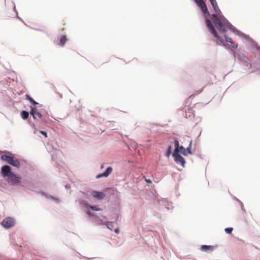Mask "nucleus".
Here are the masks:
<instances>
[{
  "label": "nucleus",
  "mask_w": 260,
  "mask_h": 260,
  "mask_svg": "<svg viewBox=\"0 0 260 260\" xmlns=\"http://www.w3.org/2000/svg\"><path fill=\"white\" fill-rule=\"evenodd\" d=\"M210 2L214 13L211 15V20L208 19L207 17L205 18L206 26L213 37L218 39L221 43L223 44V39L219 37L214 26L220 32L224 33L230 28V23L222 14L216 0H212Z\"/></svg>",
  "instance_id": "nucleus-1"
},
{
  "label": "nucleus",
  "mask_w": 260,
  "mask_h": 260,
  "mask_svg": "<svg viewBox=\"0 0 260 260\" xmlns=\"http://www.w3.org/2000/svg\"><path fill=\"white\" fill-rule=\"evenodd\" d=\"M1 173L7 181L12 185H17L21 182V178L17 176L11 171L10 166L6 165L2 168Z\"/></svg>",
  "instance_id": "nucleus-2"
},
{
  "label": "nucleus",
  "mask_w": 260,
  "mask_h": 260,
  "mask_svg": "<svg viewBox=\"0 0 260 260\" xmlns=\"http://www.w3.org/2000/svg\"><path fill=\"white\" fill-rule=\"evenodd\" d=\"M1 159L18 168L20 167V162L19 160L13 156L3 155L1 156Z\"/></svg>",
  "instance_id": "nucleus-3"
},
{
  "label": "nucleus",
  "mask_w": 260,
  "mask_h": 260,
  "mask_svg": "<svg viewBox=\"0 0 260 260\" xmlns=\"http://www.w3.org/2000/svg\"><path fill=\"white\" fill-rule=\"evenodd\" d=\"M197 3L198 6L200 8L205 18H206L209 15V13L206 4L203 0H194Z\"/></svg>",
  "instance_id": "nucleus-4"
},
{
  "label": "nucleus",
  "mask_w": 260,
  "mask_h": 260,
  "mask_svg": "<svg viewBox=\"0 0 260 260\" xmlns=\"http://www.w3.org/2000/svg\"><path fill=\"white\" fill-rule=\"evenodd\" d=\"M1 224L4 228L9 229L15 225V221L11 217H7L2 221Z\"/></svg>",
  "instance_id": "nucleus-5"
},
{
  "label": "nucleus",
  "mask_w": 260,
  "mask_h": 260,
  "mask_svg": "<svg viewBox=\"0 0 260 260\" xmlns=\"http://www.w3.org/2000/svg\"><path fill=\"white\" fill-rule=\"evenodd\" d=\"M175 162L178 164H180L182 167H184L185 164V159L178 154V153H174L173 154Z\"/></svg>",
  "instance_id": "nucleus-6"
},
{
  "label": "nucleus",
  "mask_w": 260,
  "mask_h": 260,
  "mask_svg": "<svg viewBox=\"0 0 260 260\" xmlns=\"http://www.w3.org/2000/svg\"><path fill=\"white\" fill-rule=\"evenodd\" d=\"M91 194L93 197L97 199L98 200H102L105 197V194L104 193L95 190L91 191Z\"/></svg>",
  "instance_id": "nucleus-7"
},
{
  "label": "nucleus",
  "mask_w": 260,
  "mask_h": 260,
  "mask_svg": "<svg viewBox=\"0 0 260 260\" xmlns=\"http://www.w3.org/2000/svg\"><path fill=\"white\" fill-rule=\"evenodd\" d=\"M112 168L111 167H109L107 168L106 171L103 173L98 175L96 176V178H99L102 177H107L112 173Z\"/></svg>",
  "instance_id": "nucleus-8"
},
{
  "label": "nucleus",
  "mask_w": 260,
  "mask_h": 260,
  "mask_svg": "<svg viewBox=\"0 0 260 260\" xmlns=\"http://www.w3.org/2000/svg\"><path fill=\"white\" fill-rule=\"evenodd\" d=\"M30 114L32 115L34 119L41 118L42 117V114L35 108L31 109Z\"/></svg>",
  "instance_id": "nucleus-9"
},
{
  "label": "nucleus",
  "mask_w": 260,
  "mask_h": 260,
  "mask_svg": "<svg viewBox=\"0 0 260 260\" xmlns=\"http://www.w3.org/2000/svg\"><path fill=\"white\" fill-rule=\"evenodd\" d=\"M214 246L211 245H202L201 247V250L205 252L212 251L214 249Z\"/></svg>",
  "instance_id": "nucleus-10"
},
{
  "label": "nucleus",
  "mask_w": 260,
  "mask_h": 260,
  "mask_svg": "<svg viewBox=\"0 0 260 260\" xmlns=\"http://www.w3.org/2000/svg\"><path fill=\"white\" fill-rule=\"evenodd\" d=\"M67 40V39L66 36H65L64 35L61 36L60 40H59V45L61 46H63L64 45V44L66 43Z\"/></svg>",
  "instance_id": "nucleus-11"
},
{
  "label": "nucleus",
  "mask_w": 260,
  "mask_h": 260,
  "mask_svg": "<svg viewBox=\"0 0 260 260\" xmlns=\"http://www.w3.org/2000/svg\"><path fill=\"white\" fill-rule=\"evenodd\" d=\"M186 152L187 150H186V149L182 146H180L179 147V149H178V152H180V153L184 155H187Z\"/></svg>",
  "instance_id": "nucleus-12"
},
{
  "label": "nucleus",
  "mask_w": 260,
  "mask_h": 260,
  "mask_svg": "<svg viewBox=\"0 0 260 260\" xmlns=\"http://www.w3.org/2000/svg\"><path fill=\"white\" fill-rule=\"evenodd\" d=\"M85 206L86 207L89 206V208L93 210L100 211L101 210V209L98 208L97 206H89L87 203L85 204Z\"/></svg>",
  "instance_id": "nucleus-13"
},
{
  "label": "nucleus",
  "mask_w": 260,
  "mask_h": 260,
  "mask_svg": "<svg viewBox=\"0 0 260 260\" xmlns=\"http://www.w3.org/2000/svg\"><path fill=\"white\" fill-rule=\"evenodd\" d=\"M21 115L23 119H26L28 118L29 113L27 111H23L21 113Z\"/></svg>",
  "instance_id": "nucleus-14"
},
{
  "label": "nucleus",
  "mask_w": 260,
  "mask_h": 260,
  "mask_svg": "<svg viewBox=\"0 0 260 260\" xmlns=\"http://www.w3.org/2000/svg\"><path fill=\"white\" fill-rule=\"evenodd\" d=\"M172 147L171 146H169L167 148V153H166V156L168 157H169L171 154H172Z\"/></svg>",
  "instance_id": "nucleus-15"
},
{
  "label": "nucleus",
  "mask_w": 260,
  "mask_h": 260,
  "mask_svg": "<svg viewBox=\"0 0 260 260\" xmlns=\"http://www.w3.org/2000/svg\"><path fill=\"white\" fill-rule=\"evenodd\" d=\"M191 143H192V141H190V143H189V146L186 149V150H187V152H186L187 155L188 154H191Z\"/></svg>",
  "instance_id": "nucleus-16"
},
{
  "label": "nucleus",
  "mask_w": 260,
  "mask_h": 260,
  "mask_svg": "<svg viewBox=\"0 0 260 260\" xmlns=\"http://www.w3.org/2000/svg\"><path fill=\"white\" fill-rule=\"evenodd\" d=\"M175 153H178V149H179V144L178 141H175Z\"/></svg>",
  "instance_id": "nucleus-17"
},
{
  "label": "nucleus",
  "mask_w": 260,
  "mask_h": 260,
  "mask_svg": "<svg viewBox=\"0 0 260 260\" xmlns=\"http://www.w3.org/2000/svg\"><path fill=\"white\" fill-rule=\"evenodd\" d=\"M224 37L225 38V40L226 42L230 43V44H233V42L232 41V39L231 38H229L227 36V35H224Z\"/></svg>",
  "instance_id": "nucleus-18"
},
{
  "label": "nucleus",
  "mask_w": 260,
  "mask_h": 260,
  "mask_svg": "<svg viewBox=\"0 0 260 260\" xmlns=\"http://www.w3.org/2000/svg\"><path fill=\"white\" fill-rule=\"evenodd\" d=\"M104 224H106L108 228L112 230V222H106V223H104Z\"/></svg>",
  "instance_id": "nucleus-19"
},
{
  "label": "nucleus",
  "mask_w": 260,
  "mask_h": 260,
  "mask_svg": "<svg viewBox=\"0 0 260 260\" xmlns=\"http://www.w3.org/2000/svg\"><path fill=\"white\" fill-rule=\"evenodd\" d=\"M233 230V229L232 228H228L225 229V232L228 234H231Z\"/></svg>",
  "instance_id": "nucleus-20"
},
{
  "label": "nucleus",
  "mask_w": 260,
  "mask_h": 260,
  "mask_svg": "<svg viewBox=\"0 0 260 260\" xmlns=\"http://www.w3.org/2000/svg\"><path fill=\"white\" fill-rule=\"evenodd\" d=\"M237 47H238V45L234 44V43L231 44V45H229V47H230L231 48H232V49H236L237 48Z\"/></svg>",
  "instance_id": "nucleus-21"
},
{
  "label": "nucleus",
  "mask_w": 260,
  "mask_h": 260,
  "mask_svg": "<svg viewBox=\"0 0 260 260\" xmlns=\"http://www.w3.org/2000/svg\"><path fill=\"white\" fill-rule=\"evenodd\" d=\"M29 100L30 101V102L31 103H32V104L36 105V104H38V103H37L36 102H35L30 97H29Z\"/></svg>",
  "instance_id": "nucleus-22"
},
{
  "label": "nucleus",
  "mask_w": 260,
  "mask_h": 260,
  "mask_svg": "<svg viewBox=\"0 0 260 260\" xmlns=\"http://www.w3.org/2000/svg\"><path fill=\"white\" fill-rule=\"evenodd\" d=\"M40 133L43 134L46 138L47 137V133L46 132L41 131H40Z\"/></svg>",
  "instance_id": "nucleus-23"
},
{
  "label": "nucleus",
  "mask_w": 260,
  "mask_h": 260,
  "mask_svg": "<svg viewBox=\"0 0 260 260\" xmlns=\"http://www.w3.org/2000/svg\"><path fill=\"white\" fill-rule=\"evenodd\" d=\"M114 232L116 234H118L119 233V230L118 229H115Z\"/></svg>",
  "instance_id": "nucleus-24"
},
{
  "label": "nucleus",
  "mask_w": 260,
  "mask_h": 260,
  "mask_svg": "<svg viewBox=\"0 0 260 260\" xmlns=\"http://www.w3.org/2000/svg\"><path fill=\"white\" fill-rule=\"evenodd\" d=\"M145 181H146L147 182H148V183H151V180H150V179H145Z\"/></svg>",
  "instance_id": "nucleus-25"
},
{
  "label": "nucleus",
  "mask_w": 260,
  "mask_h": 260,
  "mask_svg": "<svg viewBox=\"0 0 260 260\" xmlns=\"http://www.w3.org/2000/svg\"><path fill=\"white\" fill-rule=\"evenodd\" d=\"M216 45H219V41L218 40H216Z\"/></svg>",
  "instance_id": "nucleus-26"
},
{
  "label": "nucleus",
  "mask_w": 260,
  "mask_h": 260,
  "mask_svg": "<svg viewBox=\"0 0 260 260\" xmlns=\"http://www.w3.org/2000/svg\"><path fill=\"white\" fill-rule=\"evenodd\" d=\"M87 214L89 215H92V214L90 213V212L89 211V212H87Z\"/></svg>",
  "instance_id": "nucleus-27"
},
{
  "label": "nucleus",
  "mask_w": 260,
  "mask_h": 260,
  "mask_svg": "<svg viewBox=\"0 0 260 260\" xmlns=\"http://www.w3.org/2000/svg\"><path fill=\"white\" fill-rule=\"evenodd\" d=\"M104 168V164H102L101 165V168L103 169Z\"/></svg>",
  "instance_id": "nucleus-28"
},
{
  "label": "nucleus",
  "mask_w": 260,
  "mask_h": 260,
  "mask_svg": "<svg viewBox=\"0 0 260 260\" xmlns=\"http://www.w3.org/2000/svg\"><path fill=\"white\" fill-rule=\"evenodd\" d=\"M212 0H210V1H211Z\"/></svg>",
  "instance_id": "nucleus-29"
}]
</instances>
